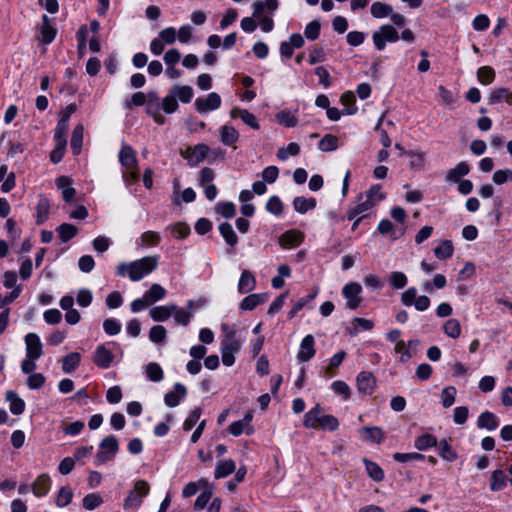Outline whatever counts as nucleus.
<instances>
[{"mask_svg": "<svg viewBox=\"0 0 512 512\" xmlns=\"http://www.w3.org/2000/svg\"><path fill=\"white\" fill-rule=\"evenodd\" d=\"M158 265L157 256H147L130 263H121L117 267L120 276L128 275L131 281H139L153 272Z\"/></svg>", "mask_w": 512, "mask_h": 512, "instance_id": "1", "label": "nucleus"}, {"mask_svg": "<svg viewBox=\"0 0 512 512\" xmlns=\"http://www.w3.org/2000/svg\"><path fill=\"white\" fill-rule=\"evenodd\" d=\"M384 198L385 195L381 192V185H373L366 192V200L347 212L348 219L351 220L355 218L357 215L370 210L372 207L376 205V203L380 202Z\"/></svg>", "mask_w": 512, "mask_h": 512, "instance_id": "2", "label": "nucleus"}, {"mask_svg": "<svg viewBox=\"0 0 512 512\" xmlns=\"http://www.w3.org/2000/svg\"><path fill=\"white\" fill-rule=\"evenodd\" d=\"M100 451L96 454L98 465L111 461L119 450L118 441L115 436H107L100 442Z\"/></svg>", "mask_w": 512, "mask_h": 512, "instance_id": "3", "label": "nucleus"}, {"mask_svg": "<svg viewBox=\"0 0 512 512\" xmlns=\"http://www.w3.org/2000/svg\"><path fill=\"white\" fill-rule=\"evenodd\" d=\"M373 43L377 50L385 48L386 42H396L399 39L397 30L391 25H383L373 33Z\"/></svg>", "mask_w": 512, "mask_h": 512, "instance_id": "4", "label": "nucleus"}, {"mask_svg": "<svg viewBox=\"0 0 512 512\" xmlns=\"http://www.w3.org/2000/svg\"><path fill=\"white\" fill-rule=\"evenodd\" d=\"M208 152L209 147L206 144H198L181 150L180 154L188 161L189 165L196 166L207 157Z\"/></svg>", "mask_w": 512, "mask_h": 512, "instance_id": "5", "label": "nucleus"}, {"mask_svg": "<svg viewBox=\"0 0 512 512\" xmlns=\"http://www.w3.org/2000/svg\"><path fill=\"white\" fill-rule=\"evenodd\" d=\"M146 112L158 125H163L165 117L160 113V102L156 92L152 91L146 95Z\"/></svg>", "mask_w": 512, "mask_h": 512, "instance_id": "6", "label": "nucleus"}, {"mask_svg": "<svg viewBox=\"0 0 512 512\" xmlns=\"http://www.w3.org/2000/svg\"><path fill=\"white\" fill-rule=\"evenodd\" d=\"M222 329L225 332V335L221 341V350H226L233 354L239 352L241 343L236 337V331L230 329L227 324H223Z\"/></svg>", "mask_w": 512, "mask_h": 512, "instance_id": "7", "label": "nucleus"}, {"mask_svg": "<svg viewBox=\"0 0 512 512\" xmlns=\"http://www.w3.org/2000/svg\"><path fill=\"white\" fill-rule=\"evenodd\" d=\"M194 105L196 110L203 114L218 109L221 105V97L219 94L212 92L206 98H197Z\"/></svg>", "mask_w": 512, "mask_h": 512, "instance_id": "8", "label": "nucleus"}, {"mask_svg": "<svg viewBox=\"0 0 512 512\" xmlns=\"http://www.w3.org/2000/svg\"><path fill=\"white\" fill-rule=\"evenodd\" d=\"M362 291V287L360 284L352 282L344 286L343 295L347 299V307L349 309H356L360 303L361 298L359 297Z\"/></svg>", "mask_w": 512, "mask_h": 512, "instance_id": "9", "label": "nucleus"}, {"mask_svg": "<svg viewBox=\"0 0 512 512\" xmlns=\"http://www.w3.org/2000/svg\"><path fill=\"white\" fill-rule=\"evenodd\" d=\"M26 356L39 359L43 354V347L40 338L35 333H28L25 336Z\"/></svg>", "mask_w": 512, "mask_h": 512, "instance_id": "10", "label": "nucleus"}, {"mask_svg": "<svg viewBox=\"0 0 512 512\" xmlns=\"http://www.w3.org/2000/svg\"><path fill=\"white\" fill-rule=\"evenodd\" d=\"M356 381L358 391L363 394H371L376 387V380L371 372L363 371L359 373Z\"/></svg>", "mask_w": 512, "mask_h": 512, "instance_id": "11", "label": "nucleus"}, {"mask_svg": "<svg viewBox=\"0 0 512 512\" xmlns=\"http://www.w3.org/2000/svg\"><path fill=\"white\" fill-rule=\"evenodd\" d=\"M119 161L125 169L137 168V158L134 149L129 145H123L119 152Z\"/></svg>", "mask_w": 512, "mask_h": 512, "instance_id": "12", "label": "nucleus"}, {"mask_svg": "<svg viewBox=\"0 0 512 512\" xmlns=\"http://www.w3.org/2000/svg\"><path fill=\"white\" fill-rule=\"evenodd\" d=\"M304 235L300 231L290 230L283 233L279 237V244L283 248H292L300 245L303 241Z\"/></svg>", "mask_w": 512, "mask_h": 512, "instance_id": "13", "label": "nucleus"}, {"mask_svg": "<svg viewBox=\"0 0 512 512\" xmlns=\"http://www.w3.org/2000/svg\"><path fill=\"white\" fill-rule=\"evenodd\" d=\"M51 488V479L47 474L39 475L31 484V490L36 497L45 496Z\"/></svg>", "mask_w": 512, "mask_h": 512, "instance_id": "14", "label": "nucleus"}, {"mask_svg": "<svg viewBox=\"0 0 512 512\" xmlns=\"http://www.w3.org/2000/svg\"><path fill=\"white\" fill-rule=\"evenodd\" d=\"M314 338L312 335H307L303 338L300 350L298 352V359L301 362L309 361L315 355Z\"/></svg>", "mask_w": 512, "mask_h": 512, "instance_id": "15", "label": "nucleus"}, {"mask_svg": "<svg viewBox=\"0 0 512 512\" xmlns=\"http://www.w3.org/2000/svg\"><path fill=\"white\" fill-rule=\"evenodd\" d=\"M113 359H114V356H113L112 352L110 350L106 349L105 346H103V345H100L97 347L94 357H93L94 363L98 367H101L104 369H106L110 366Z\"/></svg>", "mask_w": 512, "mask_h": 512, "instance_id": "16", "label": "nucleus"}, {"mask_svg": "<svg viewBox=\"0 0 512 512\" xmlns=\"http://www.w3.org/2000/svg\"><path fill=\"white\" fill-rule=\"evenodd\" d=\"M186 393L187 390L185 386L180 383H176L174 385V391H170L165 395V404L169 407H176L179 405L181 399L186 396Z\"/></svg>", "mask_w": 512, "mask_h": 512, "instance_id": "17", "label": "nucleus"}, {"mask_svg": "<svg viewBox=\"0 0 512 512\" xmlns=\"http://www.w3.org/2000/svg\"><path fill=\"white\" fill-rule=\"evenodd\" d=\"M230 115L232 118L239 117L245 124L254 130H258L260 128L255 115L246 109L233 108L230 112Z\"/></svg>", "mask_w": 512, "mask_h": 512, "instance_id": "18", "label": "nucleus"}, {"mask_svg": "<svg viewBox=\"0 0 512 512\" xmlns=\"http://www.w3.org/2000/svg\"><path fill=\"white\" fill-rule=\"evenodd\" d=\"M256 280L254 275L249 270H244L241 274L238 283V291L242 294H246L255 289Z\"/></svg>", "mask_w": 512, "mask_h": 512, "instance_id": "19", "label": "nucleus"}, {"mask_svg": "<svg viewBox=\"0 0 512 512\" xmlns=\"http://www.w3.org/2000/svg\"><path fill=\"white\" fill-rule=\"evenodd\" d=\"M470 171V167L466 162H460L456 165V167L450 169L446 174V181L458 183L461 180V177L467 175Z\"/></svg>", "mask_w": 512, "mask_h": 512, "instance_id": "20", "label": "nucleus"}, {"mask_svg": "<svg viewBox=\"0 0 512 512\" xmlns=\"http://www.w3.org/2000/svg\"><path fill=\"white\" fill-rule=\"evenodd\" d=\"M71 179L67 176H60L56 179V185L62 190L63 199L66 202H71L76 195V190L70 187Z\"/></svg>", "mask_w": 512, "mask_h": 512, "instance_id": "21", "label": "nucleus"}, {"mask_svg": "<svg viewBox=\"0 0 512 512\" xmlns=\"http://www.w3.org/2000/svg\"><path fill=\"white\" fill-rule=\"evenodd\" d=\"M363 463L366 468L368 476L375 482H381L384 480L385 474L383 469L376 463L367 458H364Z\"/></svg>", "mask_w": 512, "mask_h": 512, "instance_id": "22", "label": "nucleus"}, {"mask_svg": "<svg viewBox=\"0 0 512 512\" xmlns=\"http://www.w3.org/2000/svg\"><path fill=\"white\" fill-rule=\"evenodd\" d=\"M6 400L10 403V411L14 415H20L24 412L25 402L18 397L17 393L9 390L5 395Z\"/></svg>", "mask_w": 512, "mask_h": 512, "instance_id": "23", "label": "nucleus"}, {"mask_svg": "<svg viewBox=\"0 0 512 512\" xmlns=\"http://www.w3.org/2000/svg\"><path fill=\"white\" fill-rule=\"evenodd\" d=\"M176 311V305L157 306L150 310V316L154 321H165Z\"/></svg>", "mask_w": 512, "mask_h": 512, "instance_id": "24", "label": "nucleus"}, {"mask_svg": "<svg viewBox=\"0 0 512 512\" xmlns=\"http://www.w3.org/2000/svg\"><path fill=\"white\" fill-rule=\"evenodd\" d=\"M406 156L410 160V169L413 171H422L425 168V153L422 151L408 150Z\"/></svg>", "mask_w": 512, "mask_h": 512, "instance_id": "25", "label": "nucleus"}, {"mask_svg": "<svg viewBox=\"0 0 512 512\" xmlns=\"http://www.w3.org/2000/svg\"><path fill=\"white\" fill-rule=\"evenodd\" d=\"M267 299V294H250L241 301L240 308L243 310H253L259 304L266 302Z\"/></svg>", "mask_w": 512, "mask_h": 512, "instance_id": "26", "label": "nucleus"}, {"mask_svg": "<svg viewBox=\"0 0 512 512\" xmlns=\"http://www.w3.org/2000/svg\"><path fill=\"white\" fill-rule=\"evenodd\" d=\"M84 135V126L78 124L75 126L71 137V150L74 155H78L81 152Z\"/></svg>", "mask_w": 512, "mask_h": 512, "instance_id": "27", "label": "nucleus"}, {"mask_svg": "<svg viewBox=\"0 0 512 512\" xmlns=\"http://www.w3.org/2000/svg\"><path fill=\"white\" fill-rule=\"evenodd\" d=\"M50 202L47 198H40L36 206V223L43 224L49 216Z\"/></svg>", "mask_w": 512, "mask_h": 512, "instance_id": "28", "label": "nucleus"}, {"mask_svg": "<svg viewBox=\"0 0 512 512\" xmlns=\"http://www.w3.org/2000/svg\"><path fill=\"white\" fill-rule=\"evenodd\" d=\"M498 424L497 417L489 411L482 413L477 420L479 428H485L490 431L495 430L498 427Z\"/></svg>", "mask_w": 512, "mask_h": 512, "instance_id": "29", "label": "nucleus"}, {"mask_svg": "<svg viewBox=\"0 0 512 512\" xmlns=\"http://www.w3.org/2000/svg\"><path fill=\"white\" fill-rule=\"evenodd\" d=\"M360 432L366 441L380 444L384 440V434L379 427H363Z\"/></svg>", "mask_w": 512, "mask_h": 512, "instance_id": "30", "label": "nucleus"}, {"mask_svg": "<svg viewBox=\"0 0 512 512\" xmlns=\"http://www.w3.org/2000/svg\"><path fill=\"white\" fill-rule=\"evenodd\" d=\"M220 134H221V142L224 145H228V146L234 145L239 138V133L233 126H228V125L222 126L220 129Z\"/></svg>", "mask_w": 512, "mask_h": 512, "instance_id": "31", "label": "nucleus"}, {"mask_svg": "<svg viewBox=\"0 0 512 512\" xmlns=\"http://www.w3.org/2000/svg\"><path fill=\"white\" fill-rule=\"evenodd\" d=\"M81 355L78 352H71L62 359V370L65 373L73 372L80 363Z\"/></svg>", "mask_w": 512, "mask_h": 512, "instance_id": "32", "label": "nucleus"}, {"mask_svg": "<svg viewBox=\"0 0 512 512\" xmlns=\"http://www.w3.org/2000/svg\"><path fill=\"white\" fill-rule=\"evenodd\" d=\"M219 231H220V234L222 235V237L224 238V240L226 241V243L231 248H233L237 244L238 237H237L233 227L231 226V224H229L228 222H224V223L220 224Z\"/></svg>", "mask_w": 512, "mask_h": 512, "instance_id": "33", "label": "nucleus"}, {"mask_svg": "<svg viewBox=\"0 0 512 512\" xmlns=\"http://www.w3.org/2000/svg\"><path fill=\"white\" fill-rule=\"evenodd\" d=\"M41 35L45 44L51 43L56 36V29L50 25V20L46 15L42 16Z\"/></svg>", "mask_w": 512, "mask_h": 512, "instance_id": "34", "label": "nucleus"}, {"mask_svg": "<svg viewBox=\"0 0 512 512\" xmlns=\"http://www.w3.org/2000/svg\"><path fill=\"white\" fill-rule=\"evenodd\" d=\"M236 469V465L233 460L228 459L224 461H220L215 469V478H223L230 474H232Z\"/></svg>", "mask_w": 512, "mask_h": 512, "instance_id": "35", "label": "nucleus"}, {"mask_svg": "<svg viewBox=\"0 0 512 512\" xmlns=\"http://www.w3.org/2000/svg\"><path fill=\"white\" fill-rule=\"evenodd\" d=\"M172 93L183 103H189L193 97V89L188 85H175Z\"/></svg>", "mask_w": 512, "mask_h": 512, "instance_id": "36", "label": "nucleus"}, {"mask_svg": "<svg viewBox=\"0 0 512 512\" xmlns=\"http://www.w3.org/2000/svg\"><path fill=\"white\" fill-rule=\"evenodd\" d=\"M294 209L303 214L308 210L313 209L316 206V200L314 198L296 197L293 201Z\"/></svg>", "mask_w": 512, "mask_h": 512, "instance_id": "37", "label": "nucleus"}, {"mask_svg": "<svg viewBox=\"0 0 512 512\" xmlns=\"http://www.w3.org/2000/svg\"><path fill=\"white\" fill-rule=\"evenodd\" d=\"M57 232L61 241L66 243L77 235L78 229L72 224L63 223L57 228Z\"/></svg>", "mask_w": 512, "mask_h": 512, "instance_id": "38", "label": "nucleus"}, {"mask_svg": "<svg viewBox=\"0 0 512 512\" xmlns=\"http://www.w3.org/2000/svg\"><path fill=\"white\" fill-rule=\"evenodd\" d=\"M166 290L159 284H152L149 290L144 294L146 300L151 304L165 297Z\"/></svg>", "mask_w": 512, "mask_h": 512, "instance_id": "39", "label": "nucleus"}, {"mask_svg": "<svg viewBox=\"0 0 512 512\" xmlns=\"http://www.w3.org/2000/svg\"><path fill=\"white\" fill-rule=\"evenodd\" d=\"M453 251L452 242L444 240L434 249V254L438 259H447L453 255Z\"/></svg>", "mask_w": 512, "mask_h": 512, "instance_id": "40", "label": "nucleus"}, {"mask_svg": "<svg viewBox=\"0 0 512 512\" xmlns=\"http://www.w3.org/2000/svg\"><path fill=\"white\" fill-rule=\"evenodd\" d=\"M321 409L319 406L314 407L306 413L304 425L308 428H318L321 419Z\"/></svg>", "mask_w": 512, "mask_h": 512, "instance_id": "41", "label": "nucleus"}, {"mask_svg": "<svg viewBox=\"0 0 512 512\" xmlns=\"http://www.w3.org/2000/svg\"><path fill=\"white\" fill-rule=\"evenodd\" d=\"M444 333L453 339H456L461 334V325L457 319H449L443 324Z\"/></svg>", "mask_w": 512, "mask_h": 512, "instance_id": "42", "label": "nucleus"}, {"mask_svg": "<svg viewBox=\"0 0 512 512\" xmlns=\"http://www.w3.org/2000/svg\"><path fill=\"white\" fill-rule=\"evenodd\" d=\"M73 491L69 486H63L59 489L56 497V505L58 507H65L72 501Z\"/></svg>", "mask_w": 512, "mask_h": 512, "instance_id": "43", "label": "nucleus"}, {"mask_svg": "<svg viewBox=\"0 0 512 512\" xmlns=\"http://www.w3.org/2000/svg\"><path fill=\"white\" fill-rule=\"evenodd\" d=\"M507 476L503 470H495L491 476L490 489L492 491H499L505 487Z\"/></svg>", "mask_w": 512, "mask_h": 512, "instance_id": "44", "label": "nucleus"}, {"mask_svg": "<svg viewBox=\"0 0 512 512\" xmlns=\"http://www.w3.org/2000/svg\"><path fill=\"white\" fill-rule=\"evenodd\" d=\"M393 12L390 5L383 2H374L371 5V14L375 18H384Z\"/></svg>", "mask_w": 512, "mask_h": 512, "instance_id": "45", "label": "nucleus"}, {"mask_svg": "<svg viewBox=\"0 0 512 512\" xmlns=\"http://www.w3.org/2000/svg\"><path fill=\"white\" fill-rule=\"evenodd\" d=\"M318 147L323 152L334 151L338 148V138L327 134L319 141Z\"/></svg>", "mask_w": 512, "mask_h": 512, "instance_id": "46", "label": "nucleus"}, {"mask_svg": "<svg viewBox=\"0 0 512 512\" xmlns=\"http://www.w3.org/2000/svg\"><path fill=\"white\" fill-rule=\"evenodd\" d=\"M437 445V439L431 434H423L416 438L415 447L418 450H426Z\"/></svg>", "mask_w": 512, "mask_h": 512, "instance_id": "47", "label": "nucleus"}, {"mask_svg": "<svg viewBox=\"0 0 512 512\" xmlns=\"http://www.w3.org/2000/svg\"><path fill=\"white\" fill-rule=\"evenodd\" d=\"M179 105L175 95L170 90L169 94L162 100L160 108L167 114H171L177 111Z\"/></svg>", "mask_w": 512, "mask_h": 512, "instance_id": "48", "label": "nucleus"}, {"mask_svg": "<svg viewBox=\"0 0 512 512\" xmlns=\"http://www.w3.org/2000/svg\"><path fill=\"white\" fill-rule=\"evenodd\" d=\"M228 430L233 436H239L242 433H246L247 435L254 433V428L247 427L241 420L231 423L228 427Z\"/></svg>", "mask_w": 512, "mask_h": 512, "instance_id": "49", "label": "nucleus"}, {"mask_svg": "<svg viewBox=\"0 0 512 512\" xmlns=\"http://www.w3.org/2000/svg\"><path fill=\"white\" fill-rule=\"evenodd\" d=\"M477 78L482 84L487 85L493 82L495 78V72L491 67L483 66L478 69Z\"/></svg>", "mask_w": 512, "mask_h": 512, "instance_id": "50", "label": "nucleus"}, {"mask_svg": "<svg viewBox=\"0 0 512 512\" xmlns=\"http://www.w3.org/2000/svg\"><path fill=\"white\" fill-rule=\"evenodd\" d=\"M300 152V146L297 143H290L287 147H282L277 151V157L280 160H286L288 156H296Z\"/></svg>", "mask_w": 512, "mask_h": 512, "instance_id": "51", "label": "nucleus"}, {"mask_svg": "<svg viewBox=\"0 0 512 512\" xmlns=\"http://www.w3.org/2000/svg\"><path fill=\"white\" fill-rule=\"evenodd\" d=\"M147 377L154 382L161 381L163 379V371L157 363H149L146 366Z\"/></svg>", "mask_w": 512, "mask_h": 512, "instance_id": "52", "label": "nucleus"}, {"mask_svg": "<svg viewBox=\"0 0 512 512\" xmlns=\"http://www.w3.org/2000/svg\"><path fill=\"white\" fill-rule=\"evenodd\" d=\"M439 455L446 461L452 462L457 458V453L447 443L446 440L440 443Z\"/></svg>", "mask_w": 512, "mask_h": 512, "instance_id": "53", "label": "nucleus"}, {"mask_svg": "<svg viewBox=\"0 0 512 512\" xmlns=\"http://www.w3.org/2000/svg\"><path fill=\"white\" fill-rule=\"evenodd\" d=\"M166 329L161 325H155L150 329L149 338L152 342L162 343L166 338Z\"/></svg>", "mask_w": 512, "mask_h": 512, "instance_id": "54", "label": "nucleus"}, {"mask_svg": "<svg viewBox=\"0 0 512 512\" xmlns=\"http://www.w3.org/2000/svg\"><path fill=\"white\" fill-rule=\"evenodd\" d=\"M102 502L103 501L100 495L96 493H91L83 498V507L86 510H93L96 507L100 506Z\"/></svg>", "mask_w": 512, "mask_h": 512, "instance_id": "55", "label": "nucleus"}, {"mask_svg": "<svg viewBox=\"0 0 512 512\" xmlns=\"http://www.w3.org/2000/svg\"><path fill=\"white\" fill-rule=\"evenodd\" d=\"M339 422L336 417L332 415H322L318 428L328 429L334 431L338 428Z\"/></svg>", "mask_w": 512, "mask_h": 512, "instance_id": "56", "label": "nucleus"}, {"mask_svg": "<svg viewBox=\"0 0 512 512\" xmlns=\"http://www.w3.org/2000/svg\"><path fill=\"white\" fill-rule=\"evenodd\" d=\"M354 102H355V96H354V94L352 92L347 91V92L342 94V96H341V103L344 106H351L350 108L345 109L344 113L350 114V115L356 113L357 108L354 107Z\"/></svg>", "mask_w": 512, "mask_h": 512, "instance_id": "57", "label": "nucleus"}, {"mask_svg": "<svg viewBox=\"0 0 512 512\" xmlns=\"http://www.w3.org/2000/svg\"><path fill=\"white\" fill-rule=\"evenodd\" d=\"M456 389L452 386L446 387L441 394L442 404L445 408L452 406L455 402Z\"/></svg>", "mask_w": 512, "mask_h": 512, "instance_id": "58", "label": "nucleus"}, {"mask_svg": "<svg viewBox=\"0 0 512 512\" xmlns=\"http://www.w3.org/2000/svg\"><path fill=\"white\" fill-rule=\"evenodd\" d=\"M160 241V235L154 231H147L141 235L142 246H155Z\"/></svg>", "mask_w": 512, "mask_h": 512, "instance_id": "59", "label": "nucleus"}, {"mask_svg": "<svg viewBox=\"0 0 512 512\" xmlns=\"http://www.w3.org/2000/svg\"><path fill=\"white\" fill-rule=\"evenodd\" d=\"M201 413H202L201 408H195L190 413V415L187 417V419L184 421L183 429L185 431L191 430L196 425L198 420L200 419Z\"/></svg>", "mask_w": 512, "mask_h": 512, "instance_id": "60", "label": "nucleus"}, {"mask_svg": "<svg viewBox=\"0 0 512 512\" xmlns=\"http://www.w3.org/2000/svg\"><path fill=\"white\" fill-rule=\"evenodd\" d=\"M511 180H512V170H510V169L497 170L493 174V181L497 185H502Z\"/></svg>", "mask_w": 512, "mask_h": 512, "instance_id": "61", "label": "nucleus"}, {"mask_svg": "<svg viewBox=\"0 0 512 512\" xmlns=\"http://www.w3.org/2000/svg\"><path fill=\"white\" fill-rule=\"evenodd\" d=\"M390 284L395 289H401L407 284V277L402 272H392L390 276Z\"/></svg>", "mask_w": 512, "mask_h": 512, "instance_id": "62", "label": "nucleus"}, {"mask_svg": "<svg viewBox=\"0 0 512 512\" xmlns=\"http://www.w3.org/2000/svg\"><path fill=\"white\" fill-rule=\"evenodd\" d=\"M266 208L270 213L275 215H280L283 212L282 202L277 196H272L268 200Z\"/></svg>", "mask_w": 512, "mask_h": 512, "instance_id": "63", "label": "nucleus"}, {"mask_svg": "<svg viewBox=\"0 0 512 512\" xmlns=\"http://www.w3.org/2000/svg\"><path fill=\"white\" fill-rule=\"evenodd\" d=\"M215 178L214 170L209 167H204L201 169L199 174V184L201 186H205L211 184V182Z\"/></svg>", "mask_w": 512, "mask_h": 512, "instance_id": "64", "label": "nucleus"}]
</instances>
